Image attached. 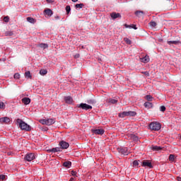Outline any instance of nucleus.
<instances>
[{"label": "nucleus", "instance_id": "50", "mask_svg": "<svg viewBox=\"0 0 181 181\" xmlns=\"http://www.w3.org/2000/svg\"><path fill=\"white\" fill-rule=\"evenodd\" d=\"M177 181H181V177H177Z\"/></svg>", "mask_w": 181, "mask_h": 181}, {"label": "nucleus", "instance_id": "51", "mask_svg": "<svg viewBox=\"0 0 181 181\" xmlns=\"http://www.w3.org/2000/svg\"><path fill=\"white\" fill-rule=\"evenodd\" d=\"M54 18H55L56 20H57V19H60V17L58 16H57L54 17Z\"/></svg>", "mask_w": 181, "mask_h": 181}, {"label": "nucleus", "instance_id": "1", "mask_svg": "<svg viewBox=\"0 0 181 181\" xmlns=\"http://www.w3.org/2000/svg\"><path fill=\"white\" fill-rule=\"evenodd\" d=\"M16 124L22 131H30V126L23 122L21 119H17Z\"/></svg>", "mask_w": 181, "mask_h": 181}, {"label": "nucleus", "instance_id": "24", "mask_svg": "<svg viewBox=\"0 0 181 181\" xmlns=\"http://www.w3.org/2000/svg\"><path fill=\"white\" fill-rule=\"evenodd\" d=\"M27 21L30 23H35L36 20H35V18H32V17H28L27 18Z\"/></svg>", "mask_w": 181, "mask_h": 181}, {"label": "nucleus", "instance_id": "36", "mask_svg": "<svg viewBox=\"0 0 181 181\" xmlns=\"http://www.w3.org/2000/svg\"><path fill=\"white\" fill-rule=\"evenodd\" d=\"M153 98H152L151 95H146V99L147 100V101H152Z\"/></svg>", "mask_w": 181, "mask_h": 181}, {"label": "nucleus", "instance_id": "43", "mask_svg": "<svg viewBox=\"0 0 181 181\" xmlns=\"http://www.w3.org/2000/svg\"><path fill=\"white\" fill-rule=\"evenodd\" d=\"M4 22H6V23L9 22V17L8 16L4 17Z\"/></svg>", "mask_w": 181, "mask_h": 181}, {"label": "nucleus", "instance_id": "3", "mask_svg": "<svg viewBox=\"0 0 181 181\" xmlns=\"http://www.w3.org/2000/svg\"><path fill=\"white\" fill-rule=\"evenodd\" d=\"M25 160L28 162H32L34 159H36V155L33 153H27L24 158Z\"/></svg>", "mask_w": 181, "mask_h": 181}, {"label": "nucleus", "instance_id": "41", "mask_svg": "<svg viewBox=\"0 0 181 181\" xmlns=\"http://www.w3.org/2000/svg\"><path fill=\"white\" fill-rule=\"evenodd\" d=\"M88 104H95V100H88Z\"/></svg>", "mask_w": 181, "mask_h": 181}, {"label": "nucleus", "instance_id": "5", "mask_svg": "<svg viewBox=\"0 0 181 181\" xmlns=\"http://www.w3.org/2000/svg\"><path fill=\"white\" fill-rule=\"evenodd\" d=\"M141 166H144V167L147 166V168H150V169H152V168H153V166L152 165V163H151L148 160H143V162L141 163Z\"/></svg>", "mask_w": 181, "mask_h": 181}, {"label": "nucleus", "instance_id": "8", "mask_svg": "<svg viewBox=\"0 0 181 181\" xmlns=\"http://www.w3.org/2000/svg\"><path fill=\"white\" fill-rule=\"evenodd\" d=\"M92 132L95 134V135H103L104 134V129H97L92 130Z\"/></svg>", "mask_w": 181, "mask_h": 181}, {"label": "nucleus", "instance_id": "49", "mask_svg": "<svg viewBox=\"0 0 181 181\" xmlns=\"http://www.w3.org/2000/svg\"><path fill=\"white\" fill-rule=\"evenodd\" d=\"M47 2L48 4H52L53 2V0H47Z\"/></svg>", "mask_w": 181, "mask_h": 181}, {"label": "nucleus", "instance_id": "19", "mask_svg": "<svg viewBox=\"0 0 181 181\" xmlns=\"http://www.w3.org/2000/svg\"><path fill=\"white\" fill-rule=\"evenodd\" d=\"M135 115H136V112H134V111L127 112V117H135Z\"/></svg>", "mask_w": 181, "mask_h": 181}, {"label": "nucleus", "instance_id": "35", "mask_svg": "<svg viewBox=\"0 0 181 181\" xmlns=\"http://www.w3.org/2000/svg\"><path fill=\"white\" fill-rule=\"evenodd\" d=\"M14 78H16V80H19V78H21V74H19V73L15 74Z\"/></svg>", "mask_w": 181, "mask_h": 181}, {"label": "nucleus", "instance_id": "6", "mask_svg": "<svg viewBox=\"0 0 181 181\" xmlns=\"http://www.w3.org/2000/svg\"><path fill=\"white\" fill-rule=\"evenodd\" d=\"M59 146H61V149H67V148L70 146V144L64 141H61L59 142Z\"/></svg>", "mask_w": 181, "mask_h": 181}, {"label": "nucleus", "instance_id": "47", "mask_svg": "<svg viewBox=\"0 0 181 181\" xmlns=\"http://www.w3.org/2000/svg\"><path fill=\"white\" fill-rule=\"evenodd\" d=\"M132 29H134L135 30H136V29H138V28H136V25L134 24L132 25Z\"/></svg>", "mask_w": 181, "mask_h": 181}, {"label": "nucleus", "instance_id": "30", "mask_svg": "<svg viewBox=\"0 0 181 181\" xmlns=\"http://www.w3.org/2000/svg\"><path fill=\"white\" fill-rule=\"evenodd\" d=\"M168 45H178L179 41H167Z\"/></svg>", "mask_w": 181, "mask_h": 181}, {"label": "nucleus", "instance_id": "2", "mask_svg": "<svg viewBox=\"0 0 181 181\" xmlns=\"http://www.w3.org/2000/svg\"><path fill=\"white\" fill-rule=\"evenodd\" d=\"M149 127L152 131H159V129H160V123L152 122L150 124Z\"/></svg>", "mask_w": 181, "mask_h": 181}, {"label": "nucleus", "instance_id": "34", "mask_svg": "<svg viewBox=\"0 0 181 181\" xmlns=\"http://www.w3.org/2000/svg\"><path fill=\"white\" fill-rule=\"evenodd\" d=\"M169 160H170L171 162H173V160H175V155L170 154L169 156Z\"/></svg>", "mask_w": 181, "mask_h": 181}, {"label": "nucleus", "instance_id": "21", "mask_svg": "<svg viewBox=\"0 0 181 181\" xmlns=\"http://www.w3.org/2000/svg\"><path fill=\"white\" fill-rule=\"evenodd\" d=\"M54 124V119H47V125H53Z\"/></svg>", "mask_w": 181, "mask_h": 181}, {"label": "nucleus", "instance_id": "10", "mask_svg": "<svg viewBox=\"0 0 181 181\" xmlns=\"http://www.w3.org/2000/svg\"><path fill=\"white\" fill-rule=\"evenodd\" d=\"M129 139H130V141H134L135 142H137V141L139 140V138L138 137V136L135 135V134H129L128 136Z\"/></svg>", "mask_w": 181, "mask_h": 181}, {"label": "nucleus", "instance_id": "44", "mask_svg": "<svg viewBox=\"0 0 181 181\" xmlns=\"http://www.w3.org/2000/svg\"><path fill=\"white\" fill-rule=\"evenodd\" d=\"M71 174L72 175V176H76V175H77V172H76L74 170H71Z\"/></svg>", "mask_w": 181, "mask_h": 181}, {"label": "nucleus", "instance_id": "33", "mask_svg": "<svg viewBox=\"0 0 181 181\" xmlns=\"http://www.w3.org/2000/svg\"><path fill=\"white\" fill-rule=\"evenodd\" d=\"M13 35V32L12 31H7L5 33L6 36H12Z\"/></svg>", "mask_w": 181, "mask_h": 181}, {"label": "nucleus", "instance_id": "14", "mask_svg": "<svg viewBox=\"0 0 181 181\" xmlns=\"http://www.w3.org/2000/svg\"><path fill=\"white\" fill-rule=\"evenodd\" d=\"M135 15L138 16V18H144V15H145V13L142 11H136L135 12Z\"/></svg>", "mask_w": 181, "mask_h": 181}, {"label": "nucleus", "instance_id": "48", "mask_svg": "<svg viewBox=\"0 0 181 181\" xmlns=\"http://www.w3.org/2000/svg\"><path fill=\"white\" fill-rule=\"evenodd\" d=\"M143 74H145L146 76H147L148 77L149 76V73L148 71H144L143 72Z\"/></svg>", "mask_w": 181, "mask_h": 181}, {"label": "nucleus", "instance_id": "45", "mask_svg": "<svg viewBox=\"0 0 181 181\" xmlns=\"http://www.w3.org/2000/svg\"><path fill=\"white\" fill-rule=\"evenodd\" d=\"M6 177L5 176V175H0V179H1V180H5V178H6Z\"/></svg>", "mask_w": 181, "mask_h": 181}, {"label": "nucleus", "instance_id": "15", "mask_svg": "<svg viewBox=\"0 0 181 181\" xmlns=\"http://www.w3.org/2000/svg\"><path fill=\"white\" fill-rule=\"evenodd\" d=\"M45 15H47V16H52L53 15V11L50 10V8H47L44 11Z\"/></svg>", "mask_w": 181, "mask_h": 181}, {"label": "nucleus", "instance_id": "22", "mask_svg": "<svg viewBox=\"0 0 181 181\" xmlns=\"http://www.w3.org/2000/svg\"><path fill=\"white\" fill-rule=\"evenodd\" d=\"M39 47H41V49H47V47H49V45L45 43H40L38 45Z\"/></svg>", "mask_w": 181, "mask_h": 181}, {"label": "nucleus", "instance_id": "26", "mask_svg": "<svg viewBox=\"0 0 181 181\" xmlns=\"http://www.w3.org/2000/svg\"><path fill=\"white\" fill-rule=\"evenodd\" d=\"M25 76L26 78H30L32 79V75H30V71H28L25 73Z\"/></svg>", "mask_w": 181, "mask_h": 181}, {"label": "nucleus", "instance_id": "38", "mask_svg": "<svg viewBox=\"0 0 181 181\" xmlns=\"http://www.w3.org/2000/svg\"><path fill=\"white\" fill-rule=\"evenodd\" d=\"M40 124H42V125H47V119H43L40 120Z\"/></svg>", "mask_w": 181, "mask_h": 181}, {"label": "nucleus", "instance_id": "9", "mask_svg": "<svg viewBox=\"0 0 181 181\" xmlns=\"http://www.w3.org/2000/svg\"><path fill=\"white\" fill-rule=\"evenodd\" d=\"M64 100L66 104H73V98L71 96H65Z\"/></svg>", "mask_w": 181, "mask_h": 181}, {"label": "nucleus", "instance_id": "11", "mask_svg": "<svg viewBox=\"0 0 181 181\" xmlns=\"http://www.w3.org/2000/svg\"><path fill=\"white\" fill-rule=\"evenodd\" d=\"M110 17L112 19H117V18H121V14L119 13L113 12L110 13Z\"/></svg>", "mask_w": 181, "mask_h": 181}, {"label": "nucleus", "instance_id": "4", "mask_svg": "<svg viewBox=\"0 0 181 181\" xmlns=\"http://www.w3.org/2000/svg\"><path fill=\"white\" fill-rule=\"evenodd\" d=\"M78 108H82V110H86V111L88 110H93V107L91 105H87L86 103H81L80 105H77Z\"/></svg>", "mask_w": 181, "mask_h": 181}, {"label": "nucleus", "instance_id": "32", "mask_svg": "<svg viewBox=\"0 0 181 181\" xmlns=\"http://www.w3.org/2000/svg\"><path fill=\"white\" fill-rule=\"evenodd\" d=\"M124 40L127 43V45H131V43H132V42L131 41V40H129V38L124 37Z\"/></svg>", "mask_w": 181, "mask_h": 181}, {"label": "nucleus", "instance_id": "46", "mask_svg": "<svg viewBox=\"0 0 181 181\" xmlns=\"http://www.w3.org/2000/svg\"><path fill=\"white\" fill-rule=\"evenodd\" d=\"M125 28H129V29H131L132 28V25H129L128 24H124Z\"/></svg>", "mask_w": 181, "mask_h": 181}, {"label": "nucleus", "instance_id": "7", "mask_svg": "<svg viewBox=\"0 0 181 181\" xmlns=\"http://www.w3.org/2000/svg\"><path fill=\"white\" fill-rule=\"evenodd\" d=\"M118 149V152H119V153H122V155H128V148L127 147H123V148H119Z\"/></svg>", "mask_w": 181, "mask_h": 181}, {"label": "nucleus", "instance_id": "18", "mask_svg": "<svg viewBox=\"0 0 181 181\" xmlns=\"http://www.w3.org/2000/svg\"><path fill=\"white\" fill-rule=\"evenodd\" d=\"M49 152H54V153L62 152V148H60L59 147L53 148L49 150Z\"/></svg>", "mask_w": 181, "mask_h": 181}, {"label": "nucleus", "instance_id": "16", "mask_svg": "<svg viewBox=\"0 0 181 181\" xmlns=\"http://www.w3.org/2000/svg\"><path fill=\"white\" fill-rule=\"evenodd\" d=\"M141 62L142 63H148V62H149V56L146 55L144 57L141 58Z\"/></svg>", "mask_w": 181, "mask_h": 181}, {"label": "nucleus", "instance_id": "13", "mask_svg": "<svg viewBox=\"0 0 181 181\" xmlns=\"http://www.w3.org/2000/svg\"><path fill=\"white\" fill-rule=\"evenodd\" d=\"M23 104H25V105H28V104H30V98H23L21 100Z\"/></svg>", "mask_w": 181, "mask_h": 181}, {"label": "nucleus", "instance_id": "37", "mask_svg": "<svg viewBox=\"0 0 181 181\" xmlns=\"http://www.w3.org/2000/svg\"><path fill=\"white\" fill-rule=\"evenodd\" d=\"M0 110H5V104L4 102H0Z\"/></svg>", "mask_w": 181, "mask_h": 181}, {"label": "nucleus", "instance_id": "17", "mask_svg": "<svg viewBox=\"0 0 181 181\" xmlns=\"http://www.w3.org/2000/svg\"><path fill=\"white\" fill-rule=\"evenodd\" d=\"M144 107L146 108H152V107H153V104L151 102H146L144 103Z\"/></svg>", "mask_w": 181, "mask_h": 181}, {"label": "nucleus", "instance_id": "40", "mask_svg": "<svg viewBox=\"0 0 181 181\" xmlns=\"http://www.w3.org/2000/svg\"><path fill=\"white\" fill-rule=\"evenodd\" d=\"M66 11L67 14L70 13V11H71V8H70V6H66Z\"/></svg>", "mask_w": 181, "mask_h": 181}, {"label": "nucleus", "instance_id": "39", "mask_svg": "<svg viewBox=\"0 0 181 181\" xmlns=\"http://www.w3.org/2000/svg\"><path fill=\"white\" fill-rule=\"evenodd\" d=\"M160 111H161L162 112H165L166 111V107L163 105L160 106Z\"/></svg>", "mask_w": 181, "mask_h": 181}, {"label": "nucleus", "instance_id": "31", "mask_svg": "<svg viewBox=\"0 0 181 181\" xmlns=\"http://www.w3.org/2000/svg\"><path fill=\"white\" fill-rule=\"evenodd\" d=\"M83 6H84V4H83V3L76 4V6H75L76 9L77 8L81 9V8H83Z\"/></svg>", "mask_w": 181, "mask_h": 181}, {"label": "nucleus", "instance_id": "53", "mask_svg": "<svg viewBox=\"0 0 181 181\" xmlns=\"http://www.w3.org/2000/svg\"><path fill=\"white\" fill-rule=\"evenodd\" d=\"M72 1V2H77V1H78V0H71Z\"/></svg>", "mask_w": 181, "mask_h": 181}, {"label": "nucleus", "instance_id": "27", "mask_svg": "<svg viewBox=\"0 0 181 181\" xmlns=\"http://www.w3.org/2000/svg\"><path fill=\"white\" fill-rule=\"evenodd\" d=\"M153 151H162V147L158 146H153L152 147Z\"/></svg>", "mask_w": 181, "mask_h": 181}, {"label": "nucleus", "instance_id": "25", "mask_svg": "<svg viewBox=\"0 0 181 181\" xmlns=\"http://www.w3.org/2000/svg\"><path fill=\"white\" fill-rule=\"evenodd\" d=\"M40 74L41 76H46V74H47V70H46V69H41L40 71Z\"/></svg>", "mask_w": 181, "mask_h": 181}, {"label": "nucleus", "instance_id": "23", "mask_svg": "<svg viewBox=\"0 0 181 181\" xmlns=\"http://www.w3.org/2000/svg\"><path fill=\"white\" fill-rule=\"evenodd\" d=\"M63 166H64V168H70V166H71V163L70 161H65L63 163Z\"/></svg>", "mask_w": 181, "mask_h": 181}, {"label": "nucleus", "instance_id": "52", "mask_svg": "<svg viewBox=\"0 0 181 181\" xmlns=\"http://www.w3.org/2000/svg\"><path fill=\"white\" fill-rule=\"evenodd\" d=\"M74 177H71L69 181H74Z\"/></svg>", "mask_w": 181, "mask_h": 181}, {"label": "nucleus", "instance_id": "42", "mask_svg": "<svg viewBox=\"0 0 181 181\" xmlns=\"http://www.w3.org/2000/svg\"><path fill=\"white\" fill-rule=\"evenodd\" d=\"M139 165V163H138V160H135L133 161V166H138Z\"/></svg>", "mask_w": 181, "mask_h": 181}, {"label": "nucleus", "instance_id": "29", "mask_svg": "<svg viewBox=\"0 0 181 181\" xmlns=\"http://www.w3.org/2000/svg\"><path fill=\"white\" fill-rule=\"evenodd\" d=\"M157 25H158V24H157L156 22H155V21H151V22L149 23V25H150L151 28H156Z\"/></svg>", "mask_w": 181, "mask_h": 181}, {"label": "nucleus", "instance_id": "12", "mask_svg": "<svg viewBox=\"0 0 181 181\" xmlns=\"http://www.w3.org/2000/svg\"><path fill=\"white\" fill-rule=\"evenodd\" d=\"M0 122H3L4 124H8V122H11V119L6 117H1L0 118Z\"/></svg>", "mask_w": 181, "mask_h": 181}, {"label": "nucleus", "instance_id": "20", "mask_svg": "<svg viewBox=\"0 0 181 181\" xmlns=\"http://www.w3.org/2000/svg\"><path fill=\"white\" fill-rule=\"evenodd\" d=\"M119 117L120 118H125V117H128L127 112H123L119 113Z\"/></svg>", "mask_w": 181, "mask_h": 181}, {"label": "nucleus", "instance_id": "28", "mask_svg": "<svg viewBox=\"0 0 181 181\" xmlns=\"http://www.w3.org/2000/svg\"><path fill=\"white\" fill-rule=\"evenodd\" d=\"M108 103L110 104H117V103H118V100H115V99H111L110 98L108 100Z\"/></svg>", "mask_w": 181, "mask_h": 181}]
</instances>
